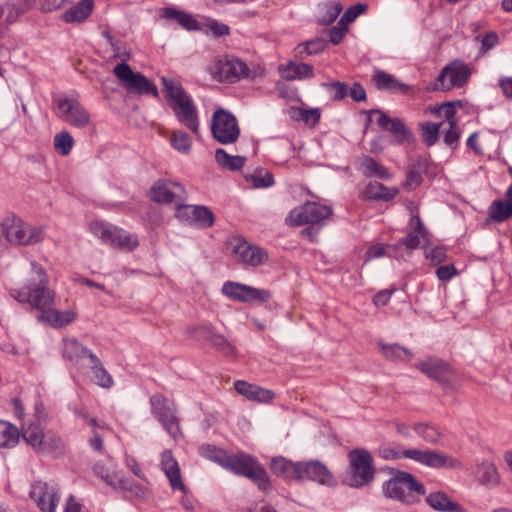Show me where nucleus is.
Wrapping results in <instances>:
<instances>
[{
    "label": "nucleus",
    "instance_id": "obj_1",
    "mask_svg": "<svg viewBox=\"0 0 512 512\" xmlns=\"http://www.w3.org/2000/svg\"><path fill=\"white\" fill-rule=\"evenodd\" d=\"M31 277L27 284L19 289H12L10 295L19 303L28 304L32 309L40 311L38 320L54 328H62L74 322L77 313L73 309L57 310L53 308L55 292L48 288V276L45 269L31 261Z\"/></svg>",
    "mask_w": 512,
    "mask_h": 512
},
{
    "label": "nucleus",
    "instance_id": "obj_2",
    "mask_svg": "<svg viewBox=\"0 0 512 512\" xmlns=\"http://www.w3.org/2000/svg\"><path fill=\"white\" fill-rule=\"evenodd\" d=\"M376 454L384 460L408 458L430 468H457L460 463L451 456L436 450L418 448L399 449L389 446L379 447Z\"/></svg>",
    "mask_w": 512,
    "mask_h": 512
},
{
    "label": "nucleus",
    "instance_id": "obj_3",
    "mask_svg": "<svg viewBox=\"0 0 512 512\" xmlns=\"http://www.w3.org/2000/svg\"><path fill=\"white\" fill-rule=\"evenodd\" d=\"M382 493L388 499L414 505L420 502V496L426 494V489L413 474L397 470L382 484Z\"/></svg>",
    "mask_w": 512,
    "mask_h": 512
},
{
    "label": "nucleus",
    "instance_id": "obj_4",
    "mask_svg": "<svg viewBox=\"0 0 512 512\" xmlns=\"http://www.w3.org/2000/svg\"><path fill=\"white\" fill-rule=\"evenodd\" d=\"M4 239L12 245H34L44 239L42 227L33 226L16 215H8L0 220V241Z\"/></svg>",
    "mask_w": 512,
    "mask_h": 512
},
{
    "label": "nucleus",
    "instance_id": "obj_5",
    "mask_svg": "<svg viewBox=\"0 0 512 512\" xmlns=\"http://www.w3.org/2000/svg\"><path fill=\"white\" fill-rule=\"evenodd\" d=\"M348 469L343 482L352 488L369 485L375 477V466L371 453L364 448H356L348 453Z\"/></svg>",
    "mask_w": 512,
    "mask_h": 512
},
{
    "label": "nucleus",
    "instance_id": "obj_6",
    "mask_svg": "<svg viewBox=\"0 0 512 512\" xmlns=\"http://www.w3.org/2000/svg\"><path fill=\"white\" fill-rule=\"evenodd\" d=\"M224 469L252 480L264 492L270 489L271 482L265 468L250 454L239 452L229 455Z\"/></svg>",
    "mask_w": 512,
    "mask_h": 512
},
{
    "label": "nucleus",
    "instance_id": "obj_7",
    "mask_svg": "<svg viewBox=\"0 0 512 512\" xmlns=\"http://www.w3.org/2000/svg\"><path fill=\"white\" fill-rule=\"evenodd\" d=\"M53 110L55 115L66 124L85 129L91 124L89 111L74 97H53Z\"/></svg>",
    "mask_w": 512,
    "mask_h": 512
},
{
    "label": "nucleus",
    "instance_id": "obj_8",
    "mask_svg": "<svg viewBox=\"0 0 512 512\" xmlns=\"http://www.w3.org/2000/svg\"><path fill=\"white\" fill-rule=\"evenodd\" d=\"M150 405L153 417L161 423L169 436L175 441L181 439L183 433L174 404L162 394L157 393L150 397Z\"/></svg>",
    "mask_w": 512,
    "mask_h": 512
},
{
    "label": "nucleus",
    "instance_id": "obj_9",
    "mask_svg": "<svg viewBox=\"0 0 512 512\" xmlns=\"http://www.w3.org/2000/svg\"><path fill=\"white\" fill-rule=\"evenodd\" d=\"M91 232L104 243L113 247L132 251L139 245L136 235L131 234L121 228L112 226L106 222L94 221L90 224Z\"/></svg>",
    "mask_w": 512,
    "mask_h": 512
},
{
    "label": "nucleus",
    "instance_id": "obj_10",
    "mask_svg": "<svg viewBox=\"0 0 512 512\" xmlns=\"http://www.w3.org/2000/svg\"><path fill=\"white\" fill-rule=\"evenodd\" d=\"M213 138L220 144H234L240 136L237 118L228 110L217 108L211 118Z\"/></svg>",
    "mask_w": 512,
    "mask_h": 512
},
{
    "label": "nucleus",
    "instance_id": "obj_11",
    "mask_svg": "<svg viewBox=\"0 0 512 512\" xmlns=\"http://www.w3.org/2000/svg\"><path fill=\"white\" fill-rule=\"evenodd\" d=\"M221 293L230 300L246 304H263L271 298L270 291L259 289L240 282L226 281Z\"/></svg>",
    "mask_w": 512,
    "mask_h": 512
},
{
    "label": "nucleus",
    "instance_id": "obj_12",
    "mask_svg": "<svg viewBox=\"0 0 512 512\" xmlns=\"http://www.w3.org/2000/svg\"><path fill=\"white\" fill-rule=\"evenodd\" d=\"M113 73L128 91L139 95L152 94L155 97L158 96L157 87L143 74L134 72L127 63L117 64Z\"/></svg>",
    "mask_w": 512,
    "mask_h": 512
},
{
    "label": "nucleus",
    "instance_id": "obj_13",
    "mask_svg": "<svg viewBox=\"0 0 512 512\" xmlns=\"http://www.w3.org/2000/svg\"><path fill=\"white\" fill-rule=\"evenodd\" d=\"M471 76V69L461 60L452 61L445 66L436 82L434 90L449 91L455 87H462L466 84Z\"/></svg>",
    "mask_w": 512,
    "mask_h": 512
},
{
    "label": "nucleus",
    "instance_id": "obj_14",
    "mask_svg": "<svg viewBox=\"0 0 512 512\" xmlns=\"http://www.w3.org/2000/svg\"><path fill=\"white\" fill-rule=\"evenodd\" d=\"M333 211L330 206L316 202H307L304 205L293 209L287 221L291 225L302 226L306 224H317L329 218Z\"/></svg>",
    "mask_w": 512,
    "mask_h": 512
},
{
    "label": "nucleus",
    "instance_id": "obj_15",
    "mask_svg": "<svg viewBox=\"0 0 512 512\" xmlns=\"http://www.w3.org/2000/svg\"><path fill=\"white\" fill-rule=\"evenodd\" d=\"M367 114L368 122H372L373 116H376V124L382 130L389 132L393 136V142L395 144L401 145L406 142L409 143L413 139L412 132L401 119L389 117L378 109H372L368 111Z\"/></svg>",
    "mask_w": 512,
    "mask_h": 512
},
{
    "label": "nucleus",
    "instance_id": "obj_16",
    "mask_svg": "<svg viewBox=\"0 0 512 512\" xmlns=\"http://www.w3.org/2000/svg\"><path fill=\"white\" fill-rule=\"evenodd\" d=\"M248 71L245 62L228 57L215 60L209 67V72L215 80L231 83L248 76Z\"/></svg>",
    "mask_w": 512,
    "mask_h": 512
},
{
    "label": "nucleus",
    "instance_id": "obj_17",
    "mask_svg": "<svg viewBox=\"0 0 512 512\" xmlns=\"http://www.w3.org/2000/svg\"><path fill=\"white\" fill-rule=\"evenodd\" d=\"M298 481H312L320 485L334 487L336 481L326 465L318 460L299 461L297 469Z\"/></svg>",
    "mask_w": 512,
    "mask_h": 512
},
{
    "label": "nucleus",
    "instance_id": "obj_18",
    "mask_svg": "<svg viewBox=\"0 0 512 512\" xmlns=\"http://www.w3.org/2000/svg\"><path fill=\"white\" fill-rule=\"evenodd\" d=\"M151 200L162 204L186 202L187 192L182 184L168 180H158L150 188Z\"/></svg>",
    "mask_w": 512,
    "mask_h": 512
},
{
    "label": "nucleus",
    "instance_id": "obj_19",
    "mask_svg": "<svg viewBox=\"0 0 512 512\" xmlns=\"http://www.w3.org/2000/svg\"><path fill=\"white\" fill-rule=\"evenodd\" d=\"M31 498L42 512H55L59 501L58 489L47 482H35L30 491Z\"/></svg>",
    "mask_w": 512,
    "mask_h": 512
},
{
    "label": "nucleus",
    "instance_id": "obj_20",
    "mask_svg": "<svg viewBox=\"0 0 512 512\" xmlns=\"http://www.w3.org/2000/svg\"><path fill=\"white\" fill-rule=\"evenodd\" d=\"M171 109L179 121L180 124L184 125L193 134L199 132V116L197 106L191 97L185 98L184 101L179 102L176 105H171Z\"/></svg>",
    "mask_w": 512,
    "mask_h": 512
},
{
    "label": "nucleus",
    "instance_id": "obj_21",
    "mask_svg": "<svg viewBox=\"0 0 512 512\" xmlns=\"http://www.w3.org/2000/svg\"><path fill=\"white\" fill-rule=\"evenodd\" d=\"M160 466L169 481L171 489L173 491L179 490L182 493L186 494L187 487L184 485L182 481L178 461L173 456L171 450L166 449L161 453Z\"/></svg>",
    "mask_w": 512,
    "mask_h": 512
},
{
    "label": "nucleus",
    "instance_id": "obj_22",
    "mask_svg": "<svg viewBox=\"0 0 512 512\" xmlns=\"http://www.w3.org/2000/svg\"><path fill=\"white\" fill-rule=\"evenodd\" d=\"M236 260L245 266H259L267 260V253L247 241H239L233 248Z\"/></svg>",
    "mask_w": 512,
    "mask_h": 512
},
{
    "label": "nucleus",
    "instance_id": "obj_23",
    "mask_svg": "<svg viewBox=\"0 0 512 512\" xmlns=\"http://www.w3.org/2000/svg\"><path fill=\"white\" fill-rule=\"evenodd\" d=\"M426 504L437 512H467L458 502L454 501L446 492L435 490L425 497Z\"/></svg>",
    "mask_w": 512,
    "mask_h": 512
},
{
    "label": "nucleus",
    "instance_id": "obj_24",
    "mask_svg": "<svg viewBox=\"0 0 512 512\" xmlns=\"http://www.w3.org/2000/svg\"><path fill=\"white\" fill-rule=\"evenodd\" d=\"M234 388L238 394L244 396L247 400L257 403H269L275 397V393L272 390L262 388L243 380L235 381Z\"/></svg>",
    "mask_w": 512,
    "mask_h": 512
},
{
    "label": "nucleus",
    "instance_id": "obj_25",
    "mask_svg": "<svg viewBox=\"0 0 512 512\" xmlns=\"http://www.w3.org/2000/svg\"><path fill=\"white\" fill-rule=\"evenodd\" d=\"M199 338L209 343L224 355L230 356L234 354V346L227 340V338L219 333H216L211 325H202L195 329Z\"/></svg>",
    "mask_w": 512,
    "mask_h": 512
},
{
    "label": "nucleus",
    "instance_id": "obj_26",
    "mask_svg": "<svg viewBox=\"0 0 512 512\" xmlns=\"http://www.w3.org/2000/svg\"><path fill=\"white\" fill-rule=\"evenodd\" d=\"M372 81L379 90H387L393 93L408 94L410 87L400 82L392 74L386 73L382 70H375L372 76Z\"/></svg>",
    "mask_w": 512,
    "mask_h": 512
},
{
    "label": "nucleus",
    "instance_id": "obj_27",
    "mask_svg": "<svg viewBox=\"0 0 512 512\" xmlns=\"http://www.w3.org/2000/svg\"><path fill=\"white\" fill-rule=\"evenodd\" d=\"M279 72L283 79L288 81L311 79L314 77V68L308 63L288 62L279 66Z\"/></svg>",
    "mask_w": 512,
    "mask_h": 512
},
{
    "label": "nucleus",
    "instance_id": "obj_28",
    "mask_svg": "<svg viewBox=\"0 0 512 512\" xmlns=\"http://www.w3.org/2000/svg\"><path fill=\"white\" fill-rule=\"evenodd\" d=\"M61 353L63 358L74 363L94 354L90 349L80 343L76 338H64L61 344Z\"/></svg>",
    "mask_w": 512,
    "mask_h": 512
},
{
    "label": "nucleus",
    "instance_id": "obj_29",
    "mask_svg": "<svg viewBox=\"0 0 512 512\" xmlns=\"http://www.w3.org/2000/svg\"><path fill=\"white\" fill-rule=\"evenodd\" d=\"M416 367L429 378L442 381L446 379L449 366L438 358H428L416 364Z\"/></svg>",
    "mask_w": 512,
    "mask_h": 512
},
{
    "label": "nucleus",
    "instance_id": "obj_30",
    "mask_svg": "<svg viewBox=\"0 0 512 512\" xmlns=\"http://www.w3.org/2000/svg\"><path fill=\"white\" fill-rule=\"evenodd\" d=\"M398 192L396 187H387L380 182L372 181L367 184L362 194L365 199L389 201L395 198Z\"/></svg>",
    "mask_w": 512,
    "mask_h": 512
},
{
    "label": "nucleus",
    "instance_id": "obj_31",
    "mask_svg": "<svg viewBox=\"0 0 512 512\" xmlns=\"http://www.w3.org/2000/svg\"><path fill=\"white\" fill-rule=\"evenodd\" d=\"M21 434L25 442L34 450L38 451L43 449L45 432L38 423H23L21 425Z\"/></svg>",
    "mask_w": 512,
    "mask_h": 512
},
{
    "label": "nucleus",
    "instance_id": "obj_32",
    "mask_svg": "<svg viewBox=\"0 0 512 512\" xmlns=\"http://www.w3.org/2000/svg\"><path fill=\"white\" fill-rule=\"evenodd\" d=\"M94 0H81L79 3L66 10L61 19L66 23L82 22L92 12Z\"/></svg>",
    "mask_w": 512,
    "mask_h": 512
},
{
    "label": "nucleus",
    "instance_id": "obj_33",
    "mask_svg": "<svg viewBox=\"0 0 512 512\" xmlns=\"http://www.w3.org/2000/svg\"><path fill=\"white\" fill-rule=\"evenodd\" d=\"M270 469L278 477L296 480L298 462H293L284 457H274L271 460Z\"/></svg>",
    "mask_w": 512,
    "mask_h": 512
},
{
    "label": "nucleus",
    "instance_id": "obj_34",
    "mask_svg": "<svg viewBox=\"0 0 512 512\" xmlns=\"http://www.w3.org/2000/svg\"><path fill=\"white\" fill-rule=\"evenodd\" d=\"M163 84V92L165 97L171 101V105H176L181 101H184L185 98H189L190 96L186 93L183 86L178 80L168 77L161 78Z\"/></svg>",
    "mask_w": 512,
    "mask_h": 512
},
{
    "label": "nucleus",
    "instance_id": "obj_35",
    "mask_svg": "<svg viewBox=\"0 0 512 512\" xmlns=\"http://www.w3.org/2000/svg\"><path fill=\"white\" fill-rule=\"evenodd\" d=\"M512 217V200H494L488 207V219L502 223Z\"/></svg>",
    "mask_w": 512,
    "mask_h": 512
},
{
    "label": "nucleus",
    "instance_id": "obj_36",
    "mask_svg": "<svg viewBox=\"0 0 512 512\" xmlns=\"http://www.w3.org/2000/svg\"><path fill=\"white\" fill-rule=\"evenodd\" d=\"M476 476L478 481L488 487L494 488L500 482V476L494 464L490 462H483L477 466Z\"/></svg>",
    "mask_w": 512,
    "mask_h": 512
},
{
    "label": "nucleus",
    "instance_id": "obj_37",
    "mask_svg": "<svg viewBox=\"0 0 512 512\" xmlns=\"http://www.w3.org/2000/svg\"><path fill=\"white\" fill-rule=\"evenodd\" d=\"M359 163L360 169L366 177L389 179L391 176L387 168L382 166L379 162L370 156L361 157Z\"/></svg>",
    "mask_w": 512,
    "mask_h": 512
},
{
    "label": "nucleus",
    "instance_id": "obj_38",
    "mask_svg": "<svg viewBox=\"0 0 512 512\" xmlns=\"http://www.w3.org/2000/svg\"><path fill=\"white\" fill-rule=\"evenodd\" d=\"M162 12L163 17L177 21L183 28L187 30L200 29L198 21L187 12L178 10L174 7H166L162 10Z\"/></svg>",
    "mask_w": 512,
    "mask_h": 512
},
{
    "label": "nucleus",
    "instance_id": "obj_39",
    "mask_svg": "<svg viewBox=\"0 0 512 512\" xmlns=\"http://www.w3.org/2000/svg\"><path fill=\"white\" fill-rule=\"evenodd\" d=\"M20 439V430L10 422L0 420V447H15Z\"/></svg>",
    "mask_w": 512,
    "mask_h": 512
},
{
    "label": "nucleus",
    "instance_id": "obj_40",
    "mask_svg": "<svg viewBox=\"0 0 512 512\" xmlns=\"http://www.w3.org/2000/svg\"><path fill=\"white\" fill-rule=\"evenodd\" d=\"M215 160L219 166L230 171L240 170L246 161L244 156L229 155L224 149L218 148L215 150Z\"/></svg>",
    "mask_w": 512,
    "mask_h": 512
},
{
    "label": "nucleus",
    "instance_id": "obj_41",
    "mask_svg": "<svg viewBox=\"0 0 512 512\" xmlns=\"http://www.w3.org/2000/svg\"><path fill=\"white\" fill-rule=\"evenodd\" d=\"M343 7L338 1H331L327 3H322L318 5V21L321 24L329 25L333 23L339 14L341 13Z\"/></svg>",
    "mask_w": 512,
    "mask_h": 512
},
{
    "label": "nucleus",
    "instance_id": "obj_42",
    "mask_svg": "<svg viewBox=\"0 0 512 512\" xmlns=\"http://www.w3.org/2000/svg\"><path fill=\"white\" fill-rule=\"evenodd\" d=\"M90 363L93 375L97 384L102 388H110L113 386L114 381L108 371L103 367L100 359L95 355H90Z\"/></svg>",
    "mask_w": 512,
    "mask_h": 512
},
{
    "label": "nucleus",
    "instance_id": "obj_43",
    "mask_svg": "<svg viewBox=\"0 0 512 512\" xmlns=\"http://www.w3.org/2000/svg\"><path fill=\"white\" fill-rule=\"evenodd\" d=\"M379 348L383 355L390 360L405 361L413 357L409 349L399 344H385L379 342Z\"/></svg>",
    "mask_w": 512,
    "mask_h": 512
},
{
    "label": "nucleus",
    "instance_id": "obj_44",
    "mask_svg": "<svg viewBox=\"0 0 512 512\" xmlns=\"http://www.w3.org/2000/svg\"><path fill=\"white\" fill-rule=\"evenodd\" d=\"M199 454L210 461H213L224 468L229 454L212 444H203L198 449Z\"/></svg>",
    "mask_w": 512,
    "mask_h": 512
},
{
    "label": "nucleus",
    "instance_id": "obj_45",
    "mask_svg": "<svg viewBox=\"0 0 512 512\" xmlns=\"http://www.w3.org/2000/svg\"><path fill=\"white\" fill-rule=\"evenodd\" d=\"M413 428L417 435L428 443L438 444L442 438V433L434 426L416 423Z\"/></svg>",
    "mask_w": 512,
    "mask_h": 512
},
{
    "label": "nucleus",
    "instance_id": "obj_46",
    "mask_svg": "<svg viewBox=\"0 0 512 512\" xmlns=\"http://www.w3.org/2000/svg\"><path fill=\"white\" fill-rule=\"evenodd\" d=\"M170 143L179 153L188 154L191 151L192 140L190 136L182 130L172 132Z\"/></svg>",
    "mask_w": 512,
    "mask_h": 512
},
{
    "label": "nucleus",
    "instance_id": "obj_47",
    "mask_svg": "<svg viewBox=\"0 0 512 512\" xmlns=\"http://www.w3.org/2000/svg\"><path fill=\"white\" fill-rule=\"evenodd\" d=\"M53 144L58 154L67 156L74 146V139L68 131L64 130L54 136Z\"/></svg>",
    "mask_w": 512,
    "mask_h": 512
},
{
    "label": "nucleus",
    "instance_id": "obj_48",
    "mask_svg": "<svg viewBox=\"0 0 512 512\" xmlns=\"http://www.w3.org/2000/svg\"><path fill=\"white\" fill-rule=\"evenodd\" d=\"M45 438L43 442V449L38 450L44 453L60 454L64 450V442L62 439L53 431L45 432Z\"/></svg>",
    "mask_w": 512,
    "mask_h": 512
},
{
    "label": "nucleus",
    "instance_id": "obj_49",
    "mask_svg": "<svg viewBox=\"0 0 512 512\" xmlns=\"http://www.w3.org/2000/svg\"><path fill=\"white\" fill-rule=\"evenodd\" d=\"M193 223L201 228H209L214 224V215L206 206L194 205Z\"/></svg>",
    "mask_w": 512,
    "mask_h": 512
},
{
    "label": "nucleus",
    "instance_id": "obj_50",
    "mask_svg": "<svg viewBox=\"0 0 512 512\" xmlns=\"http://www.w3.org/2000/svg\"><path fill=\"white\" fill-rule=\"evenodd\" d=\"M443 123L436 124L433 122H426L421 124L423 141L427 146L434 145L439 139V132Z\"/></svg>",
    "mask_w": 512,
    "mask_h": 512
},
{
    "label": "nucleus",
    "instance_id": "obj_51",
    "mask_svg": "<svg viewBox=\"0 0 512 512\" xmlns=\"http://www.w3.org/2000/svg\"><path fill=\"white\" fill-rule=\"evenodd\" d=\"M93 470L94 474L102 479L107 485L116 487L120 478L114 469L106 467L101 463H97Z\"/></svg>",
    "mask_w": 512,
    "mask_h": 512
},
{
    "label": "nucleus",
    "instance_id": "obj_52",
    "mask_svg": "<svg viewBox=\"0 0 512 512\" xmlns=\"http://www.w3.org/2000/svg\"><path fill=\"white\" fill-rule=\"evenodd\" d=\"M325 48V43L322 39H314L304 43L299 44L296 47V53L299 57H303L304 55H314Z\"/></svg>",
    "mask_w": 512,
    "mask_h": 512
},
{
    "label": "nucleus",
    "instance_id": "obj_53",
    "mask_svg": "<svg viewBox=\"0 0 512 512\" xmlns=\"http://www.w3.org/2000/svg\"><path fill=\"white\" fill-rule=\"evenodd\" d=\"M476 41H479L481 43V47L479 50V53L481 55L486 54L489 50L496 47L499 43V37L496 32H488L485 35H478L476 36Z\"/></svg>",
    "mask_w": 512,
    "mask_h": 512
},
{
    "label": "nucleus",
    "instance_id": "obj_54",
    "mask_svg": "<svg viewBox=\"0 0 512 512\" xmlns=\"http://www.w3.org/2000/svg\"><path fill=\"white\" fill-rule=\"evenodd\" d=\"M366 8L367 5L361 3L349 7L338 21V24L347 26V24L353 22L359 15H361Z\"/></svg>",
    "mask_w": 512,
    "mask_h": 512
},
{
    "label": "nucleus",
    "instance_id": "obj_55",
    "mask_svg": "<svg viewBox=\"0 0 512 512\" xmlns=\"http://www.w3.org/2000/svg\"><path fill=\"white\" fill-rule=\"evenodd\" d=\"M460 139V131L457 122H451L446 130H443V141L451 148H456Z\"/></svg>",
    "mask_w": 512,
    "mask_h": 512
},
{
    "label": "nucleus",
    "instance_id": "obj_56",
    "mask_svg": "<svg viewBox=\"0 0 512 512\" xmlns=\"http://www.w3.org/2000/svg\"><path fill=\"white\" fill-rule=\"evenodd\" d=\"M408 208L411 212L409 227L412 229V231L421 234L422 238L425 239L427 236V231L425 230L418 213L415 212L416 208L414 207L412 202L409 203Z\"/></svg>",
    "mask_w": 512,
    "mask_h": 512
},
{
    "label": "nucleus",
    "instance_id": "obj_57",
    "mask_svg": "<svg viewBox=\"0 0 512 512\" xmlns=\"http://www.w3.org/2000/svg\"><path fill=\"white\" fill-rule=\"evenodd\" d=\"M322 86L327 89L332 98L335 100H342L348 92L346 84L339 81L323 83Z\"/></svg>",
    "mask_w": 512,
    "mask_h": 512
},
{
    "label": "nucleus",
    "instance_id": "obj_58",
    "mask_svg": "<svg viewBox=\"0 0 512 512\" xmlns=\"http://www.w3.org/2000/svg\"><path fill=\"white\" fill-rule=\"evenodd\" d=\"M176 213L175 216L181 221H187L193 223V209L194 205H186L185 202L176 203Z\"/></svg>",
    "mask_w": 512,
    "mask_h": 512
},
{
    "label": "nucleus",
    "instance_id": "obj_59",
    "mask_svg": "<svg viewBox=\"0 0 512 512\" xmlns=\"http://www.w3.org/2000/svg\"><path fill=\"white\" fill-rule=\"evenodd\" d=\"M252 182L256 188H265L274 184V177L267 171L259 172L252 176Z\"/></svg>",
    "mask_w": 512,
    "mask_h": 512
},
{
    "label": "nucleus",
    "instance_id": "obj_60",
    "mask_svg": "<svg viewBox=\"0 0 512 512\" xmlns=\"http://www.w3.org/2000/svg\"><path fill=\"white\" fill-rule=\"evenodd\" d=\"M422 173L423 171L421 169H416L415 167L409 169L406 176L405 186L409 189L418 187L422 182Z\"/></svg>",
    "mask_w": 512,
    "mask_h": 512
},
{
    "label": "nucleus",
    "instance_id": "obj_61",
    "mask_svg": "<svg viewBox=\"0 0 512 512\" xmlns=\"http://www.w3.org/2000/svg\"><path fill=\"white\" fill-rule=\"evenodd\" d=\"M438 113L445 118V121L442 122L443 125H450L451 122H457L455 120L456 107L452 102L444 103L438 110Z\"/></svg>",
    "mask_w": 512,
    "mask_h": 512
},
{
    "label": "nucleus",
    "instance_id": "obj_62",
    "mask_svg": "<svg viewBox=\"0 0 512 512\" xmlns=\"http://www.w3.org/2000/svg\"><path fill=\"white\" fill-rule=\"evenodd\" d=\"M117 484L121 489L131 492L134 496L138 498H142L145 496V490L139 484L130 483L128 480L122 478L119 479Z\"/></svg>",
    "mask_w": 512,
    "mask_h": 512
},
{
    "label": "nucleus",
    "instance_id": "obj_63",
    "mask_svg": "<svg viewBox=\"0 0 512 512\" xmlns=\"http://www.w3.org/2000/svg\"><path fill=\"white\" fill-rule=\"evenodd\" d=\"M207 27L216 37L226 36L230 32L229 27L226 24L221 23L217 20H209L207 23Z\"/></svg>",
    "mask_w": 512,
    "mask_h": 512
},
{
    "label": "nucleus",
    "instance_id": "obj_64",
    "mask_svg": "<svg viewBox=\"0 0 512 512\" xmlns=\"http://www.w3.org/2000/svg\"><path fill=\"white\" fill-rule=\"evenodd\" d=\"M346 31H347L346 25L337 24V26L331 28L329 30V34H328L330 42L333 44H339L341 42V40L343 39Z\"/></svg>",
    "mask_w": 512,
    "mask_h": 512
}]
</instances>
